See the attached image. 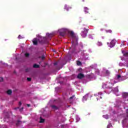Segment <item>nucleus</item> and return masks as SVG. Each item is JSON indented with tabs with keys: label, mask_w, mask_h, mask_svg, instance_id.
Instances as JSON below:
<instances>
[{
	"label": "nucleus",
	"mask_w": 128,
	"mask_h": 128,
	"mask_svg": "<svg viewBox=\"0 0 128 128\" xmlns=\"http://www.w3.org/2000/svg\"><path fill=\"white\" fill-rule=\"evenodd\" d=\"M51 107L52 108V110H58V107L55 105H52Z\"/></svg>",
	"instance_id": "obj_12"
},
{
	"label": "nucleus",
	"mask_w": 128,
	"mask_h": 128,
	"mask_svg": "<svg viewBox=\"0 0 128 128\" xmlns=\"http://www.w3.org/2000/svg\"><path fill=\"white\" fill-rule=\"evenodd\" d=\"M22 124V121L20 120H18L16 123V126H20Z\"/></svg>",
	"instance_id": "obj_17"
},
{
	"label": "nucleus",
	"mask_w": 128,
	"mask_h": 128,
	"mask_svg": "<svg viewBox=\"0 0 128 128\" xmlns=\"http://www.w3.org/2000/svg\"><path fill=\"white\" fill-rule=\"evenodd\" d=\"M97 44L98 46H102V42H98Z\"/></svg>",
	"instance_id": "obj_18"
},
{
	"label": "nucleus",
	"mask_w": 128,
	"mask_h": 128,
	"mask_svg": "<svg viewBox=\"0 0 128 128\" xmlns=\"http://www.w3.org/2000/svg\"><path fill=\"white\" fill-rule=\"evenodd\" d=\"M102 96H104V94H102Z\"/></svg>",
	"instance_id": "obj_40"
},
{
	"label": "nucleus",
	"mask_w": 128,
	"mask_h": 128,
	"mask_svg": "<svg viewBox=\"0 0 128 128\" xmlns=\"http://www.w3.org/2000/svg\"><path fill=\"white\" fill-rule=\"evenodd\" d=\"M27 106H28V107L30 106V104H27Z\"/></svg>",
	"instance_id": "obj_35"
},
{
	"label": "nucleus",
	"mask_w": 128,
	"mask_h": 128,
	"mask_svg": "<svg viewBox=\"0 0 128 128\" xmlns=\"http://www.w3.org/2000/svg\"><path fill=\"white\" fill-rule=\"evenodd\" d=\"M4 80V78L0 77V82H2Z\"/></svg>",
	"instance_id": "obj_28"
},
{
	"label": "nucleus",
	"mask_w": 128,
	"mask_h": 128,
	"mask_svg": "<svg viewBox=\"0 0 128 128\" xmlns=\"http://www.w3.org/2000/svg\"><path fill=\"white\" fill-rule=\"evenodd\" d=\"M66 32V30L64 28H62L59 30V34L60 36H64Z\"/></svg>",
	"instance_id": "obj_2"
},
{
	"label": "nucleus",
	"mask_w": 128,
	"mask_h": 128,
	"mask_svg": "<svg viewBox=\"0 0 128 128\" xmlns=\"http://www.w3.org/2000/svg\"><path fill=\"white\" fill-rule=\"evenodd\" d=\"M100 98H102V96H100Z\"/></svg>",
	"instance_id": "obj_38"
},
{
	"label": "nucleus",
	"mask_w": 128,
	"mask_h": 128,
	"mask_svg": "<svg viewBox=\"0 0 128 128\" xmlns=\"http://www.w3.org/2000/svg\"><path fill=\"white\" fill-rule=\"evenodd\" d=\"M117 80H119L120 82H122V80H124V76L122 77L120 75H117Z\"/></svg>",
	"instance_id": "obj_6"
},
{
	"label": "nucleus",
	"mask_w": 128,
	"mask_h": 128,
	"mask_svg": "<svg viewBox=\"0 0 128 128\" xmlns=\"http://www.w3.org/2000/svg\"><path fill=\"white\" fill-rule=\"evenodd\" d=\"M122 96L123 98H128V92H125L122 94Z\"/></svg>",
	"instance_id": "obj_7"
},
{
	"label": "nucleus",
	"mask_w": 128,
	"mask_h": 128,
	"mask_svg": "<svg viewBox=\"0 0 128 128\" xmlns=\"http://www.w3.org/2000/svg\"><path fill=\"white\" fill-rule=\"evenodd\" d=\"M116 46V40H113L110 42V48H114Z\"/></svg>",
	"instance_id": "obj_4"
},
{
	"label": "nucleus",
	"mask_w": 128,
	"mask_h": 128,
	"mask_svg": "<svg viewBox=\"0 0 128 128\" xmlns=\"http://www.w3.org/2000/svg\"><path fill=\"white\" fill-rule=\"evenodd\" d=\"M84 12L85 14H88V7H84Z\"/></svg>",
	"instance_id": "obj_13"
},
{
	"label": "nucleus",
	"mask_w": 128,
	"mask_h": 128,
	"mask_svg": "<svg viewBox=\"0 0 128 128\" xmlns=\"http://www.w3.org/2000/svg\"><path fill=\"white\" fill-rule=\"evenodd\" d=\"M28 70H29V69H28V68L26 69V72H28Z\"/></svg>",
	"instance_id": "obj_34"
},
{
	"label": "nucleus",
	"mask_w": 128,
	"mask_h": 128,
	"mask_svg": "<svg viewBox=\"0 0 128 128\" xmlns=\"http://www.w3.org/2000/svg\"><path fill=\"white\" fill-rule=\"evenodd\" d=\"M64 8V10H67V12H68L69 10H71L72 7L68 6L67 5H65Z\"/></svg>",
	"instance_id": "obj_10"
},
{
	"label": "nucleus",
	"mask_w": 128,
	"mask_h": 128,
	"mask_svg": "<svg viewBox=\"0 0 128 128\" xmlns=\"http://www.w3.org/2000/svg\"><path fill=\"white\" fill-rule=\"evenodd\" d=\"M25 56H26V58H28V56H30V54H28V53H26V54H25Z\"/></svg>",
	"instance_id": "obj_22"
},
{
	"label": "nucleus",
	"mask_w": 128,
	"mask_h": 128,
	"mask_svg": "<svg viewBox=\"0 0 128 128\" xmlns=\"http://www.w3.org/2000/svg\"><path fill=\"white\" fill-rule=\"evenodd\" d=\"M72 48H74V41L72 42Z\"/></svg>",
	"instance_id": "obj_26"
},
{
	"label": "nucleus",
	"mask_w": 128,
	"mask_h": 128,
	"mask_svg": "<svg viewBox=\"0 0 128 128\" xmlns=\"http://www.w3.org/2000/svg\"><path fill=\"white\" fill-rule=\"evenodd\" d=\"M74 98V95L72 96L71 97H70V100H72V98Z\"/></svg>",
	"instance_id": "obj_30"
},
{
	"label": "nucleus",
	"mask_w": 128,
	"mask_h": 128,
	"mask_svg": "<svg viewBox=\"0 0 128 128\" xmlns=\"http://www.w3.org/2000/svg\"><path fill=\"white\" fill-rule=\"evenodd\" d=\"M33 68H40V65L37 64H34L33 66Z\"/></svg>",
	"instance_id": "obj_15"
},
{
	"label": "nucleus",
	"mask_w": 128,
	"mask_h": 128,
	"mask_svg": "<svg viewBox=\"0 0 128 128\" xmlns=\"http://www.w3.org/2000/svg\"><path fill=\"white\" fill-rule=\"evenodd\" d=\"M24 110V107H22L20 109V112H22Z\"/></svg>",
	"instance_id": "obj_27"
},
{
	"label": "nucleus",
	"mask_w": 128,
	"mask_h": 128,
	"mask_svg": "<svg viewBox=\"0 0 128 128\" xmlns=\"http://www.w3.org/2000/svg\"><path fill=\"white\" fill-rule=\"evenodd\" d=\"M70 36H72V38H76V36H74V33L72 31H70L69 32Z\"/></svg>",
	"instance_id": "obj_9"
},
{
	"label": "nucleus",
	"mask_w": 128,
	"mask_h": 128,
	"mask_svg": "<svg viewBox=\"0 0 128 128\" xmlns=\"http://www.w3.org/2000/svg\"><path fill=\"white\" fill-rule=\"evenodd\" d=\"M54 34H50L47 33L46 34V36L48 38H52Z\"/></svg>",
	"instance_id": "obj_11"
},
{
	"label": "nucleus",
	"mask_w": 128,
	"mask_h": 128,
	"mask_svg": "<svg viewBox=\"0 0 128 128\" xmlns=\"http://www.w3.org/2000/svg\"><path fill=\"white\" fill-rule=\"evenodd\" d=\"M27 80H28V82H30V80H32V78H27Z\"/></svg>",
	"instance_id": "obj_25"
},
{
	"label": "nucleus",
	"mask_w": 128,
	"mask_h": 128,
	"mask_svg": "<svg viewBox=\"0 0 128 128\" xmlns=\"http://www.w3.org/2000/svg\"><path fill=\"white\" fill-rule=\"evenodd\" d=\"M106 74L107 76H110V71H108V70H106Z\"/></svg>",
	"instance_id": "obj_20"
},
{
	"label": "nucleus",
	"mask_w": 128,
	"mask_h": 128,
	"mask_svg": "<svg viewBox=\"0 0 128 128\" xmlns=\"http://www.w3.org/2000/svg\"><path fill=\"white\" fill-rule=\"evenodd\" d=\"M39 58H42V60L46 58V57L44 56V55L42 56H39Z\"/></svg>",
	"instance_id": "obj_19"
},
{
	"label": "nucleus",
	"mask_w": 128,
	"mask_h": 128,
	"mask_svg": "<svg viewBox=\"0 0 128 128\" xmlns=\"http://www.w3.org/2000/svg\"><path fill=\"white\" fill-rule=\"evenodd\" d=\"M6 94H8V96H10V94H12V90H7Z\"/></svg>",
	"instance_id": "obj_14"
},
{
	"label": "nucleus",
	"mask_w": 128,
	"mask_h": 128,
	"mask_svg": "<svg viewBox=\"0 0 128 128\" xmlns=\"http://www.w3.org/2000/svg\"><path fill=\"white\" fill-rule=\"evenodd\" d=\"M58 64V62H54V66H56Z\"/></svg>",
	"instance_id": "obj_29"
},
{
	"label": "nucleus",
	"mask_w": 128,
	"mask_h": 128,
	"mask_svg": "<svg viewBox=\"0 0 128 128\" xmlns=\"http://www.w3.org/2000/svg\"><path fill=\"white\" fill-rule=\"evenodd\" d=\"M77 64H78V66H81L82 62H80V61H77Z\"/></svg>",
	"instance_id": "obj_21"
},
{
	"label": "nucleus",
	"mask_w": 128,
	"mask_h": 128,
	"mask_svg": "<svg viewBox=\"0 0 128 128\" xmlns=\"http://www.w3.org/2000/svg\"><path fill=\"white\" fill-rule=\"evenodd\" d=\"M109 126H110V125H108V128Z\"/></svg>",
	"instance_id": "obj_39"
},
{
	"label": "nucleus",
	"mask_w": 128,
	"mask_h": 128,
	"mask_svg": "<svg viewBox=\"0 0 128 128\" xmlns=\"http://www.w3.org/2000/svg\"><path fill=\"white\" fill-rule=\"evenodd\" d=\"M42 122H44V119H43V118H42V117H40V124H42Z\"/></svg>",
	"instance_id": "obj_16"
},
{
	"label": "nucleus",
	"mask_w": 128,
	"mask_h": 128,
	"mask_svg": "<svg viewBox=\"0 0 128 128\" xmlns=\"http://www.w3.org/2000/svg\"><path fill=\"white\" fill-rule=\"evenodd\" d=\"M89 38H92V35H89Z\"/></svg>",
	"instance_id": "obj_36"
},
{
	"label": "nucleus",
	"mask_w": 128,
	"mask_h": 128,
	"mask_svg": "<svg viewBox=\"0 0 128 128\" xmlns=\"http://www.w3.org/2000/svg\"><path fill=\"white\" fill-rule=\"evenodd\" d=\"M76 44H78V43H76Z\"/></svg>",
	"instance_id": "obj_41"
},
{
	"label": "nucleus",
	"mask_w": 128,
	"mask_h": 128,
	"mask_svg": "<svg viewBox=\"0 0 128 128\" xmlns=\"http://www.w3.org/2000/svg\"><path fill=\"white\" fill-rule=\"evenodd\" d=\"M33 44L36 46L38 44V38H34L32 40Z\"/></svg>",
	"instance_id": "obj_8"
},
{
	"label": "nucleus",
	"mask_w": 128,
	"mask_h": 128,
	"mask_svg": "<svg viewBox=\"0 0 128 128\" xmlns=\"http://www.w3.org/2000/svg\"><path fill=\"white\" fill-rule=\"evenodd\" d=\"M106 32H110V34H112V31L110 30H107Z\"/></svg>",
	"instance_id": "obj_24"
},
{
	"label": "nucleus",
	"mask_w": 128,
	"mask_h": 128,
	"mask_svg": "<svg viewBox=\"0 0 128 128\" xmlns=\"http://www.w3.org/2000/svg\"><path fill=\"white\" fill-rule=\"evenodd\" d=\"M84 78V74L82 73H79L77 76V78H78V80H82Z\"/></svg>",
	"instance_id": "obj_3"
},
{
	"label": "nucleus",
	"mask_w": 128,
	"mask_h": 128,
	"mask_svg": "<svg viewBox=\"0 0 128 128\" xmlns=\"http://www.w3.org/2000/svg\"><path fill=\"white\" fill-rule=\"evenodd\" d=\"M88 30L84 28L80 33L82 38H86V34H88Z\"/></svg>",
	"instance_id": "obj_1"
},
{
	"label": "nucleus",
	"mask_w": 128,
	"mask_h": 128,
	"mask_svg": "<svg viewBox=\"0 0 128 128\" xmlns=\"http://www.w3.org/2000/svg\"><path fill=\"white\" fill-rule=\"evenodd\" d=\"M48 42L47 40V38L46 37L43 38V40L40 42V44H48Z\"/></svg>",
	"instance_id": "obj_5"
},
{
	"label": "nucleus",
	"mask_w": 128,
	"mask_h": 128,
	"mask_svg": "<svg viewBox=\"0 0 128 128\" xmlns=\"http://www.w3.org/2000/svg\"><path fill=\"white\" fill-rule=\"evenodd\" d=\"M18 38L19 40H20V39L22 38V36H20V35H19Z\"/></svg>",
	"instance_id": "obj_31"
},
{
	"label": "nucleus",
	"mask_w": 128,
	"mask_h": 128,
	"mask_svg": "<svg viewBox=\"0 0 128 128\" xmlns=\"http://www.w3.org/2000/svg\"><path fill=\"white\" fill-rule=\"evenodd\" d=\"M124 56H128V52H126L124 53Z\"/></svg>",
	"instance_id": "obj_23"
},
{
	"label": "nucleus",
	"mask_w": 128,
	"mask_h": 128,
	"mask_svg": "<svg viewBox=\"0 0 128 128\" xmlns=\"http://www.w3.org/2000/svg\"><path fill=\"white\" fill-rule=\"evenodd\" d=\"M114 84H116V82L114 81V84H112V86H114Z\"/></svg>",
	"instance_id": "obj_32"
},
{
	"label": "nucleus",
	"mask_w": 128,
	"mask_h": 128,
	"mask_svg": "<svg viewBox=\"0 0 128 128\" xmlns=\"http://www.w3.org/2000/svg\"><path fill=\"white\" fill-rule=\"evenodd\" d=\"M18 108H20V107H18L16 108H15V110H18Z\"/></svg>",
	"instance_id": "obj_37"
},
{
	"label": "nucleus",
	"mask_w": 128,
	"mask_h": 128,
	"mask_svg": "<svg viewBox=\"0 0 128 128\" xmlns=\"http://www.w3.org/2000/svg\"><path fill=\"white\" fill-rule=\"evenodd\" d=\"M18 104H19V106H22V102H20Z\"/></svg>",
	"instance_id": "obj_33"
}]
</instances>
